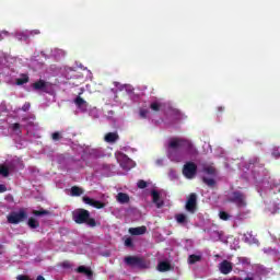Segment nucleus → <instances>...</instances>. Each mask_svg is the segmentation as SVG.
Masks as SVG:
<instances>
[{
  "label": "nucleus",
  "mask_w": 280,
  "mask_h": 280,
  "mask_svg": "<svg viewBox=\"0 0 280 280\" xmlns=\"http://www.w3.org/2000/svg\"><path fill=\"white\" fill-rule=\"evenodd\" d=\"M180 148L185 149L186 154L189 156L198 155V149L194 147L190 140L184 138H172L168 142L166 156L173 163H180L183 161V152H180Z\"/></svg>",
  "instance_id": "nucleus-1"
},
{
  "label": "nucleus",
  "mask_w": 280,
  "mask_h": 280,
  "mask_svg": "<svg viewBox=\"0 0 280 280\" xmlns=\"http://www.w3.org/2000/svg\"><path fill=\"white\" fill-rule=\"evenodd\" d=\"M125 264L127 266H131L136 268H140L141 270H145L148 268V261L139 256H127L125 257Z\"/></svg>",
  "instance_id": "nucleus-2"
},
{
  "label": "nucleus",
  "mask_w": 280,
  "mask_h": 280,
  "mask_svg": "<svg viewBox=\"0 0 280 280\" xmlns=\"http://www.w3.org/2000/svg\"><path fill=\"white\" fill-rule=\"evenodd\" d=\"M182 172L185 178L191 180L192 178H196V174H198V165H196L194 162H186Z\"/></svg>",
  "instance_id": "nucleus-3"
},
{
  "label": "nucleus",
  "mask_w": 280,
  "mask_h": 280,
  "mask_svg": "<svg viewBox=\"0 0 280 280\" xmlns=\"http://www.w3.org/2000/svg\"><path fill=\"white\" fill-rule=\"evenodd\" d=\"M228 202H233L234 205H236V207H246V195L238 190L233 191L229 196Z\"/></svg>",
  "instance_id": "nucleus-4"
},
{
  "label": "nucleus",
  "mask_w": 280,
  "mask_h": 280,
  "mask_svg": "<svg viewBox=\"0 0 280 280\" xmlns=\"http://www.w3.org/2000/svg\"><path fill=\"white\" fill-rule=\"evenodd\" d=\"M88 218H91V212L86 209H78L72 212V220L75 224H85Z\"/></svg>",
  "instance_id": "nucleus-5"
},
{
  "label": "nucleus",
  "mask_w": 280,
  "mask_h": 280,
  "mask_svg": "<svg viewBox=\"0 0 280 280\" xmlns=\"http://www.w3.org/2000/svg\"><path fill=\"white\" fill-rule=\"evenodd\" d=\"M25 219H27V213L25 212V210H20L19 212H11L7 217L9 224H19Z\"/></svg>",
  "instance_id": "nucleus-6"
},
{
  "label": "nucleus",
  "mask_w": 280,
  "mask_h": 280,
  "mask_svg": "<svg viewBox=\"0 0 280 280\" xmlns=\"http://www.w3.org/2000/svg\"><path fill=\"white\" fill-rule=\"evenodd\" d=\"M197 207H198V195H196V192H192L188 196V199L186 201V211H188V213H196Z\"/></svg>",
  "instance_id": "nucleus-7"
},
{
  "label": "nucleus",
  "mask_w": 280,
  "mask_h": 280,
  "mask_svg": "<svg viewBox=\"0 0 280 280\" xmlns=\"http://www.w3.org/2000/svg\"><path fill=\"white\" fill-rule=\"evenodd\" d=\"M83 202L90 205V207H94V209H104L106 207V203L86 196L83 197Z\"/></svg>",
  "instance_id": "nucleus-8"
},
{
  "label": "nucleus",
  "mask_w": 280,
  "mask_h": 280,
  "mask_svg": "<svg viewBox=\"0 0 280 280\" xmlns=\"http://www.w3.org/2000/svg\"><path fill=\"white\" fill-rule=\"evenodd\" d=\"M221 275H231L233 272V262L229 260H223L219 265Z\"/></svg>",
  "instance_id": "nucleus-9"
},
{
  "label": "nucleus",
  "mask_w": 280,
  "mask_h": 280,
  "mask_svg": "<svg viewBox=\"0 0 280 280\" xmlns=\"http://www.w3.org/2000/svg\"><path fill=\"white\" fill-rule=\"evenodd\" d=\"M34 91H44V93H47V88L49 86V82H46L43 79H39L35 83H33Z\"/></svg>",
  "instance_id": "nucleus-10"
},
{
  "label": "nucleus",
  "mask_w": 280,
  "mask_h": 280,
  "mask_svg": "<svg viewBox=\"0 0 280 280\" xmlns=\"http://www.w3.org/2000/svg\"><path fill=\"white\" fill-rule=\"evenodd\" d=\"M75 271L79 275H85L88 277V279L93 280V270H91V268L85 267V266H79Z\"/></svg>",
  "instance_id": "nucleus-11"
},
{
  "label": "nucleus",
  "mask_w": 280,
  "mask_h": 280,
  "mask_svg": "<svg viewBox=\"0 0 280 280\" xmlns=\"http://www.w3.org/2000/svg\"><path fill=\"white\" fill-rule=\"evenodd\" d=\"M147 232L148 228L144 225L129 229L130 235H145Z\"/></svg>",
  "instance_id": "nucleus-12"
},
{
  "label": "nucleus",
  "mask_w": 280,
  "mask_h": 280,
  "mask_svg": "<svg viewBox=\"0 0 280 280\" xmlns=\"http://www.w3.org/2000/svg\"><path fill=\"white\" fill-rule=\"evenodd\" d=\"M151 196L153 198L154 205H156L158 209H161V207L164 205L163 200H161V194H159L156 190H152Z\"/></svg>",
  "instance_id": "nucleus-13"
},
{
  "label": "nucleus",
  "mask_w": 280,
  "mask_h": 280,
  "mask_svg": "<svg viewBox=\"0 0 280 280\" xmlns=\"http://www.w3.org/2000/svg\"><path fill=\"white\" fill-rule=\"evenodd\" d=\"M116 200L120 205H128V202H130V196H128V194L125 192H118L116 196Z\"/></svg>",
  "instance_id": "nucleus-14"
},
{
  "label": "nucleus",
  "mask_w": 280,
  "mask_h": 280,
  "mask_svg": "<svg viewBox=\"0 0 280 280\" xmlns=\"http://www.w3.org/2000/svg\"><path fill=\"white\" fill-rule=\"evenodd\" d=\"M105 141L106 143H115L119 141V135L117 132H108L105 135Z\"/></svg>",
  "instance_id": "nucleus-15"
},
{
  "label": "nucleus",
  "mask_w": 280,
  "mask_h": 280,
  "mask_svg": "<svg viewBox=\"0 0 280 280\" xmlns=\"http://www.w3.org/2000/svg\"><path fill=\"white\" fill-rule=\"evenodd\" d=\"M175 220H176L177 224H188L189 223V218L185 213L176 214Z\"/></svg>",
  "instance_id": "nucleus-16"
},
{
  "label": "nucleus",
  "mask_w": 280,
  "mask_h": 280,
  "mask_svg": "<svg viewBox=\"0 0 280 280\" xmlns=\"http://www.w3.org/2000/svg\"><path fill=\"white\" fill-rule=\"evenodd\" d=\"M171 268H172V265H170V262H167V261H161L158 265V270L160 272H167V270H171Z\"/></svg>",
  "instance_id": "nucleus-17"
},
{
  "label": "nucleus",
  "mask_w": 280,
  "mask_h": 280,
  "mask_svg": "<svg viewBox=\"0 0 280 280\" xmlns=\"http://www.w3.org/2000/svg\"><path fill=\"white\" fill-rule=\"evenodd\" d=\"M51 212L49 210L40 209V210H33L32 214L35 215L36 218H40V215H50Z\"/></svg>",
  "instance_id": "nucleus-18"
},
{
  "label": "nucleus",
  "mask_w": 280,
  "mask_h": 280,
  "mask_svg": "<svg viewBox=\"0 0 280 280\" xmlns=\"http://www.w3.org/2000/svg\"><path fill=\"white\" fill-rule=\"evenodd\" d=\"M27 225L30 229H38L40 226V223L38 222V220L31 217L27 221Z\"/></svg>",
  "instance_id": "nucleus-19"
},
{
  "label": "nucleus",
  "mask_w": 280,
  "mask_h": 280,
  "mask_svg": "<svg viewBox=\"0 0 280 280\" xmlns=\"http://www.w3.org/2000/svg\"><path fill=\"white\" fill-rule=\"evenodd\" d=\"M70 192H71V196L78 197V196H82V194H84V190H82V188L78 186H72Z\"/></svg>",
  "instance_id": "nucleus-20"
},
{
  "label": "nucleus",
  "mask_w": 280,
  "mask_h": 280,
  "mask_svg": "<svg viewBox=\"0 0 280 280\" xmlns=\"http://www.w3.org/2000/svg\"><path fill=\"white\" fill-rule=\"evenodd\" d=\"M30 82V77L27 74H23L22 78L16 79L18 86H23V84H27Z\"/></svg>",
  "instance_id": "nucleus-21"
},
{
  "label": "nucleus",
  "mask_w": 280,
  "mask_h": 280,
  "mask_svg": "<svg viewBox=\"0 0 280 280\" xmlns=\"http://www.w3.org/2000/svg\"><path fill=\"white\" fill-rule=\"evenodd\" d=\"M162 106L163 105L161 103H159V101L152 102L150 104V108H151V110H153V113H159L161 110Z\"/></svg>",
  "instance_id": "nucleus-22"
},
{
  "label": "nucleus",
  "mask_w": 280,
  "mask_h": 280,
  "mask_svg": "<svg viewBox=\"0 0 280 280\" xmlns=\"http://www.w3.org/2000/svg\"><path fill=\"white\" fill-rule=\"evenodd\" d=\"M203 172L208 174V176H215V174H218V171L213 166L203 167Z\"/></svg>",
  "instance_id": "nucleus-23"
},
{
  "label": "nucleus",
  "mask_w": 280,
  "mask_h": 280,
  "mask_svg": "<svg viewBox=\"0 0 280 280\" xmlns=\"http://www.w3.org/2000/svg\"><path fill=\"white\" fill-rule=\"evenodd\" d=\"M0 175L8 178V176H10V168L3 164L0 165Z\"/></svg>",
  "instance_id": "nucleus-24"
},
{
  "label": "nucleus",
  "mask_w": 280,
  "mask_h": 280,
  "mask_svg": "<svg viewBox=\"0 0 280 280\" xmlns=\"http://www.w3.org/2000/svg\"><path fill=\"white\" fill-rule=\"evenodd\" d=\"M202 259V257L192 254L188 257V264L194 265V264H198V261H200Z\"/></svg>",
  "instance_id": "nucleus-25"
},
{
  "label": "nucleus",
  "mask_w": 280,
  "mask_h": 280,
  "mask_svg": "<svg viewBox=\"0 0 280 280\" xmlns=\"http://www.w3.org/2000/svg\"><path fill=\"white\" fill-rule=\"evenodd\" d=\"M202 183H205V185H207L208 187L215 186V179H213V178L202 177Z\"/></svg>",
  "instance_id": "nucleus-26"
},
{
  "label": "nucleus",
  "mask_w": 280,
  "mask_h": 280,
  "mask_svg": "<svg viewBox=\"0 0 280 280\" xmlns=\"http://www.w3.org/2000/svg\"><path fill=\"white\" fill-rule=\"evenodd\" d=\"M74 104L78 106V108H82L84 104H86V101H84V98H82L81 96H78L74 100Z\"/></svg>",
  "instance_id": "nucleus-27"
},
{
  "label": "nucleus",
  "mask_w": 280,
  "mask_h": 280,
  "mask_svg": "<svg viewBox=\"0 0 280 280\" xmlns=\"http://www.w3.org/2000/svg\"><path fill=\"white\" fill-rule=\"evenodd\" d=\"M220 220H223L226 222L228 220H231V214H229L226 211H220L219 212Z\"/></svg>",
  "instance_id": "nucleus-28"
},
{
  "label": "nucleus",
  "mask_w": 280,
  "mask_h": 280,
  "mask_svg": "<svg viewBox=\"0 0 280 280\" xmlns=\"http://www.w3.org/2000/svg\"><path fill=\"white\" fill-rule=\"evenodd\" d=\"M268 210H269L270 213H272V214L279 213V211H280L279 203H278V205L273 203L272 206H270V207L268 208Z\"/></svg>",
  "instance_id": "nucleus-29"
},
{
  "label": "nucleus",
  "mask_w": 280,
  "mask_h": 280,
  "mask_svg": "<svg viewBox=\"0 0 280 280\" xmlns=\"http://www.w3.org/2000/svg\"><path fill=\"white\" fill-rule=\"evenodd\" d=\"M85 224H88V226H91L92 229H94V226H97V221H95V219L89 217Z\"/></svg>",
  "instance_id": "nucleus-30"
},
{
  "label": "nucleus",
  "mask_w": 280,
  "mask_h": 280,
  "mask_svg": "<svg viewBox=\"0 0 280 280\" xmlns=\"http://www.w3.org/2000/svg\"><path fill=\"white\" fill-rule=\"evenodd\" d=\"M150 110L141 108L139 112L140 119H148V114Z\"/></svg>",
  "instance_id": "nucleus-31"
},
{
  "label": "nucleus",
  "mask_w": 280,
  "mask_h": 280,
  "mask_svg": "<svg viewBox=\"0 0 280 280\" xmlns=\"http://www.w3.org/2000/svg\"><path fill=\"white\" fill-rule=\"evenodd\" d=\"M11 130H13V132H20L21 133V124L19 122H14L11 125Z\"/></svg>",
  "instance_id": "nucleus-32"
},
{
  "label": "nucleus",
  "mask_w": 280,
  "mask_h": 280,
  "mask_svg": "<svg viewBox=\"0 0 280 280\" xmlns=\"http://www.w3.org/2000/svg\"><path fill=\"white\" fill-rule=\"evenodd\" d=\"M125 246H127V248H132L135 246V243H132V238L131 237H127L125 240Z\"/></svg>",
  "instance_id": "nucleus-33"
},
{
  "label": "nucleus",
  "mask_w": 280,
  "mask_h": 280,
  "mask_svg": "<svg viewBox=\"0 0 280 280\" xmlns=\"http://www.w3.org/2000/svg\"><path fill=\"white\" fill-rule=\"evenodd\" d=\"M51 139H52V141H60V139H62V135H60V132H54L52 135H51Z\"/></svg>",
  "instance_id": "nucleus-34"
},
{
  "label": "nucleus",
  "mask_w": 280,
  "mask_h": 280,
  "mask_svg": "<svg viewBox=\"0 0 280 280\" xmlns=\"http://www.w3.org/2000/svg\"><path fill=\"white\" fill-rule=\"evenodd\" d=\"M145 187H148V183L145 180H143V179H140L138 182V188L139 189H145Z\"/></svg>",
  "instance_id": "nucleus-35"
},
{
  "label": "nucleus",
  "mask_w": 280,
  "mask_h": 280,
  "mask_svg": "<svg viewBox=\"0 0 280 280\" xmlns=\"http://www.w3.org/2000/svg\"><path fill=\"white\" fill-rule=\"evenodd\" d=\"M16 280H34V279L30 278V276L27 275H19L16 277Z\"/></svg>",
  "instance_id": "nucleus-36"
},
{
  "label": "nucleus",
  "mask_w": 280,
  "mask_h": 280,
  "mask_svg": "<svg viewBox=\"0 0 280 280\" xmlns=\"http://www.w3.org/2000/svg\"><path fill=\"white\" fill-rule=\"evenodd\" d=\"M31 104L30 103H25L23 106H22V110L24 112V113H27V110H30V108H31Z\"/></svg>",
  "instance_id": "nucleus-37"
},
{
  "label": "nucleus",
  "mask_w": 280,
  "mask_h": 280,
  "mask_svg": "<svg viewBox=\"0 0 280 280\" xmlns=\"http://www.w3.org/2000/svg\"><path fill=\"white\" fill-rule=\"evenodd\" d=\"M5 191H8V187H5L3 184H0V194H5Z\"/></svg>",
  "instance_id": "nucleus-38"
},
{
  "label": "nucleus",
  "mask_w": 280,
  "mask_h": 280,
  "mask_svg": "<svg viewBox=\"0 0 280 280\" xmlns=\"http://www.w3.org/2000/svg\"><path fill=\"white\" fill-rule=\"evenodd\" d=\"M273 156L276 159H280V152H279V149H275L273 152H272Z\"/></svg>",
  "instance_id": "nucleus-39"
},
{
  "label": "nucleus",
  "mask_w": 280,
  "mask_h": 280,
  "mask_svg": "<svg viewBox=\"0 0 280 280\" xmlns=\"http://www.w3.org/2000/svg\"><path fill=\"white\" fill-rule=\"evenodd\" d=\"M38 34H40V31H39V30H33V31H31V36H36V35H38Z\"/></svg>",
  "instance_id": "nucleus-40"
},
{
  "label": "nucleus",
  "mask_w": 280,
  "mask_h": 280,
  "mask_svg": "<svg viewBox=\"0 0 280 280\" xmlns=\"http://www.w3.org/2000/svg\"><path fill=\"white\" fill-rule=\"evenodd\" d=\"M62 266H63V268H69V262H68V261H65V262L62 264Z\"/></svg>",
  "instance_id": "nucleus-41"
},
{
  "label": "nucleus",
  "mask_w": 280,
  "mask_h": 280,
  "mask_svg": "<svg viewBox=\"0 0 280 280\" xmlns=\"http://www.w3.org/2000/svg\"><path fill=\"white\" fill-rule=\"evenodd\" d=\"M36 280H45V277H43V276H37Z\"/></svg>",
  "instance_id": "nucleus-42"
},
{
  "label": "nucleus",
  "mask_w": 280,
  "mask_h": 280,
  "mask_svg": "<svg viewBox=\"0 0 280 280\" xmlns=\"http://www.w3.org/2000/svg\"><path fill=\"white\" fill-rule=\"evenodd\" d=\"M0 40H2V38H1V34H0Z\"/></svg>",
  "instance_id": "nucleus-43"
},
{
  "label": "nucleus",
  "mask_w": 280,
  "mask_h": 280,
  "mask_svg": "<svg viewBox=\"0 0 280 280\" xmlns=\"http://www.w3.org/2000/svg\"><path fill=\"white\" fill-rule=\"evenodd\" d=\"M219 110H222V107H220Z\"/></svg>",
  "instance_id": "nucleus-44"
}]
</instances>
